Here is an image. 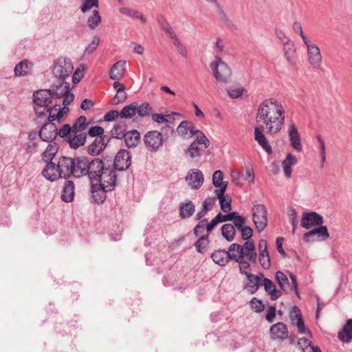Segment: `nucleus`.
Listing matches in <instances>:
<instances>
[{"label":"nucleus","mask_w":352,"mask_h":352,"mask_svg":"<svg viewBox=\"0 0 352 352\" xmlns=\"http://www.w3.org/2000/svg\"><path fill=\"white\" fill-rule=\"evenodd\" d=\"M318 226V228L304 234L303 239L306 242H313L316 240L324 241L329 238V234L327 226L322 225Z\"/></svg>","instance_id":"nucleus-13"},{"label":"nucleus","mask_w":352,"mask_h":352,"mask_svg":"<svg viewBox=\"0 0 352 352\" xmlns=\"http://www.w3.org/2000/svg\"><path fill=\"white\" fill-rule=\"evenodd\" d=\"M74 195V184L72 181L67 180L65 182L61 198L62 200L66 203L73 201Z\"/></svg>","instance_id":"nucleus-32"},{"label":"nucleus","mask_w":352,"mask_h":352,"mask_svg":"<svg viewBox=\"0 0 352 352\" xmlns=\"http://www.w3.org/2000/svg\"><path fill=\"white\" fill-rule=\"evenodd\" d=\"M194 135H196V140L190 145L188 148V152L189 154L199 153L200 149L198 146V144H204V148H208L210 145V140L202 131L199 130H195Z\"/></svg>","instance_id":"nucleus-19"},{"label":"nucleus","mask_w":352,"mask_h":352,"mask_svg":"<svg viewBox=\"0 0 352 352\" xmlns=\"http://www.w3.org/2000/svg\"><path fill=\"white\" fill-rule=\"evenodd\" d=\"M71 126L69 124H64L58 131L57 135L62 138H67L71 136Z\"/></svg>","instance_id":"nucleus-54"},{"label":"nucleus","mask_w":352,"mask_h":352,"mask_svg":"<svg viewBox=\"0 0 352 352\" xmlns=\"http://www.w3.org/2000/svg\"><path fill=\"white\" fill-rule=\"evenodd\" d=\"M74 124H76V125L78 127V129L82 130L83 131L87 129L88 126V123L87 122V118L84 116L78 117L74 122Z\"/></svg>","instance_id":"nucleus-64"},{"label":"nucleus","mask_w":352,"mask_h":352,"mask_svg":"<svg viewBox=\"0 0 352 352\" xmlns=\"http://www.w3.org/2000/svg\"><path fill=\"white\" fill-rule=\"evenodd\" d=\"M223 175L221 170H216L212 175V184L217 189H221L225 186V191L228 186V182H223Z\"/></svg>","instance_id":"nucleus-42"},{"label":"nucleus","mask_w":352,"mask_h":352,"mask_svg":"<svg viewBox=\"0 0 352 352\" xmlns=\"http://www.w3.org/2000/svg\"><path fill=\"white\" fill-rule=\"evenodd\" d=\"M204 179L202 173L197 169L190 170L186 177V181L192 189L199 188L204 183Z\"/></svg>","instance_id":"nucleus-20"},{"label":"nucleus","mask_w":352,"mask_h":352,"mask_svg":"<svg viewBox=\"0 0 352 352\" xmlns=\"http://www.w3.org/2000/svg\"><path fill=\"white\" fill-rule=\"evenodd\" d=\"M91 191L94 202L98 204H102L106 199V193L107 192H111V190H107L98 184H92Z\"/></svg>","instance_id":"nucleus-28"},{"label":"nucleus","mask_w":352,"mask_h":352,"mask_svg":"<svg viewBox=\"0 0 352 352\" xmlns=\"http://www.w3.org/2000/svg\"><path fill=\"white\" fill-rule=\"evenodd\" d=\"M57 135V127L53 121L45 123L39 131L40 138L45 142H52Z\"/></svg>","instance_id":"nucleus-16"},{"label":"nucleus","mask_w":352,"mask_h":352,"mask_svg":"<svg viewBox=\"0 0 352 352\" xmlns=\"http://www.w3.org/2000/svg\"><path fill=\"white\" fill-rule=\"evenodd\" d=\"M208 235H203L195 243L196 250L199 253H205L209 244Z\"/></svg>","instance_id":"nucleus-44"},{"label":"nucleus","mask_w":352,"mask_h":352,"mask_svg":"<svg viewBox=\"0 0 352 352\" xmlns=\"http://www.w3.org/2000/svg\"><path fill=\"white\" fill-rule=\"evenodd\" d=\"M229 250L236 252V253H234L232 259L243 258L252 263H256L258 255L253 241H245L243 245L232 243L229 246Z\"/></svg>","instance_id":"nucleus-3"},{"label":"nucleus","mask_w":352,"mask_h":352,"mask_svg":"<svg viewBox=\"0 0 352 352\" xmlns=\"http://www.w3.org/2000/svg\"><path fill=\"white\" fill-rule=\"evenodd\" d=\"M53 111H58L56 114H50L48 116V121H54L55 120H57L58 121H60L61 118L63 117L64 115L67 114L69 109L67 107H60V104H55L53 107Z\"/></svg>","instance_id":"nucleus-39"},{"label":"nucleus","mask_w":352,"mask_h":352,"mask_svg":"<svg viewBox=\"0 0 352 352\" xmlns=\"http://www.w3.org/2000/svg\"><path fill=\"white\" fill-rule=\"evenodd\" d=\"M288 216L292 225V234H294L298 226V221L296 218L297 214L296 210L294 209L290 210Z\"/></svg>","instance_id":"nucleus-62"},{"label":"nucleus","mask_w":352,"mask_h":352,"mask_svg":"<svg viewBox=\"0 0 352 352\" xmlns=\"http://www.w3.org/2000/svg\"><path fill=\"white\" fill-rule=\"evenodd\" d=\"M100 43V38L98 36H94L92 42L85 48V54H92L97 48Z\"/></svg>","instance_id":"nucleus-56"},{"label":"nucleus","mask_w":352,"mask_h":352,"mask_svg":"<svg viewBox=\"0 0 352 352\" xmlns=\"http://www.w3.org/2000/svg\"><path fill=\"white\" fill-rule=\"evenodd\" d=\"M32 64L24 60L18 63L14 67V74L16 76H24L29 74L32 69Z\"/></svg>","instance_id":"nucleus-37"},{"label":"nucleus","mask_w":352,"mask_h":352,"mask_svg":"<svg viewBox=\"0 0 352 352\" xmlns=\"http://www.w3.org/2000/svg\"><path fill=\"white\" fill-rule=\"evenodd\" d=\"M104 130L102 126H91L88 133L91 137H97L94 141L88 146V154H100L105 148L111 147V138L108 135H104Z\"/></svg>","instance_id":"nucleus-2"},{"label":"nucleus","mask_w":352,"mask_h":352,"mask_svg":"<svg viewBox=\"0 0 352 352\" xmlns=\"http://www.w3.org/2000/svg\"><path fill=\"white\" fill-rule=\"evenodd\" d=\"M244 170L245 172V176H243V179L245 180L250 182V183H254L255 176L252 164H248V165H246L245 167L244 168ZM239 175L243 177L241 173H239Z\"/></svg>","instance_id":"nucleus-51"},{"label":"nucleus","mask_w":352,"mask_h":352,"mask_svg":"<svg viewBox=\"0 0 352 352\" xmlns=\"http://www.w3.org/2000/svg\"><path fill=\"white\" fill-rule=\"evenodd\" d=\"M307 47L308 61L314 69H320L322 65V54L319 47L310 40L304 43Z\"/></svg>","instance_id":"nucleus-9"},{"label":"nucleus","mask_w":352,"mask_h":352,"mask_svg":"<svg viewBox=\"0 0 352 352\" xmlns=\"http://www.w3.org/2000/svg\"><path fill=\"white\" fill-rule=\"evenodd\" d=\"M262 285H263L265 291L270 296L271 300H275L280 297L281 291L276 289L275 284L270 279L263 278Z\"/></svg>","instance_id":"nucleus-29"},{"label":"nucleus","mask_w":352,"mask_h":352,"mask_svg":"<svg viewBox=\"0 0 352 352\" xmlns=\"http://www.w3.org/2000/svg\"><path fill=\"white\" fill-rule=\"evenodd\" d=\"M124 65L125 62L122 60L114 63L109 72L110 78L114 80H120L124 75Z\"/></svg>","instance_id":"nucleus-33"},{"label":"nucleus","mask_w":352,"mask_h":352,"mask_svg":"<svg viewBox=\"0 0 352 352\" xmlns=\"http://www.w3.org/2000/svg\"><path fill=\"white\" fill-rule=\"evenodd\" d=\"M124 138L128 147L135 146L140 142V133L137 130L126 132Z\"/></svg>","instance_id":"nucleus-36"},{"label":"nucleus","mask_w":352,"mask_h":352,"mask_svg":"<svg viewBox=\"0 0 352 352\" xmlns=\"http://www.w3.org/2000/svg\"><path fill=\"white\" fill-rule=\"evenodd\" d=\"M131 164V155H115L113 168L116 171H124L129 168Z\"/></svg>","instance_id":"nucleus-26"},{"label":"nucleus","mask_w":352,"mask_h":352,"mask_svg":"<svg viewBox=\"0 0 352 352\" xmlns=\"http://www.w3.org/2000/svg\"><path fill=\"white\" fill-rule=\"evenodd\" d=\"M34 111L36 114L38 118L45 117L47 113H49V115L52 114L53 109L51 108L50 106L49 107H41L40 106H35L34 107Z\"/></svg>","instance_id":"nucleus-57"},{"label":"nucleus","mask_w":352,"mask_h":352,"mask_svg":"<svg viewBox=\"0 0 352 352\" xmlns=\"http://www.w3.org/2000/svg\"><path fill=\"white\" fill-rule=\"evenodd\" d=\"M250 306H251L252 309L254 310L256 313H260L262 311H263L265 309V305L263 303V302L261 300H259L255 297H254L250 300Z\"/></svg>","instance_id":"nucleus-53"},{"label":"nucleus","mask_w":352,"mask_h":352,"mask_svg":"<svg viewBox=\"0 0 352 352\" xmlns=\"http://www.w3.org/2000/svg\"><path fill=\"white\" fill-rule=\"evenodd\" d=\"M232 261H235L236 263H238L239 264V272L241 274L247 275L248 274H250L248 272V270L250 268V264L248 260H245L243 258H236V259H232Z\"/></svg>","instance_id":"nucleus-48"},{"label":"nucleus","mask_w":352,"mask_h":352,"mask_svg":"<svg viewBox=\"0 0 352 352\" xmlns=\"http://www.w3.org/2000/svg\"><path fill=\"white\" fill-rule=\"evenodd\" d=\"M53 98H60L69 91V84L67 82L59 80L58 84L53 85L49 89Z\"/></svg>","instance_id":"nucleus-27"},{"label":"nucleus","mask_w":352,"mask_h":352,"mask_svg":"<svg viewBox=\"0 0 352 352\" xmlns=\"http://www.w3.org/2000/svg\"><path fill=\"white\" fill-rule=\"evenodd\" d=\"M244 89L241 86L237 87L230 88L228 93L232 98H237L242 96Z\"/></svg>","instance_id":"nucleus-59"},{"label":"nucleus","mask_w":352,"mask_h":352,"mask_svg":"<svg viewBox=\"0 0 352 352\" xmlns=\"http://www.w3.org/2000/svg\"><path fill=\"white\" fill-rule=\"evenodd\" d=\"M87 134L79 133L78 135H73L68 138L67 142L69 143V147L74 149H76L81 146H83L86 142Z\"/></svg>","instance_id":"nucleus-35"},{"label":"nucleus","mask_w":352,"mask_h":352,"mask_svg":"<svg viewBox=\"0 0 352 352\" xmlns=\"http://www.w3.org/2000/svg\"><path fill=\"white\" fill-rule=\"evenodd\" d=\"M137 114L136 102L125 106L120 111V117L130 119Z\"/></svg>","instance_id":"nucleus-43"},{"label":"nucleus","mask_w":352,"mask_h":352,"mask_svg":"<svg viewBox=\"0 0 352 352\" xmlns=\"http://www.w3.org/2000/svg\"><path fill=\"white\" fill-rule=\"evenodd\" d=\"M56 155H44V161L47 162L45 168L42 170L43 176L50 182H54L60 177H63L62 170L57 162H54Z\"/></svg>","instance_id":"nucleus-5"},{"label":"nucleus","mask_w":352,"mask_h":352,"mask_svg":"<svg viewBox=\"0 0 352 352\" xmlns=\"http://www.w3.org/2000/svg\"><path fill=\"white\" fill-rule=\"evenodd\" d=\"M125 89L118 88L117 93L113 97L114 104H118L119 103L123 102L126 100L127 98V94L124 91Z\"/></svg>","instance_id":"nucleus-52"},{"label":"nucleus","mask_w":352,"mask_h":352,"mask_svg":"<svg viewBox=\"0 0 352 352\" xmlns=\"http://www.w3.org/2000/svg\"><path fill=\"white\" fill-rule=\"evenodd\" d=\"M85 67L83 64H81L80 67L75 71L72 76V82L74 84L79 82L84 75Z\"/></svg>","instance_id":"nucleus-55"},{"label":"nucleus","mask_w":352,"mask_h":352,"mask_svg":"<svg viewBox=\"0 0 352 352\" xmlns=\"http://www.w3.org/2000/svg\"><path fill=\"white\" fill-rule=\"evenodd\" d=\"M221 234L228 241H232L236 234L234 226L231 223L224 224L221 227Z\"/></svg>","instance_id":"nucleus-40"},{"label":"nucleus","mask_w":352,"mask_h":352,"mask_svg":"<svg viewBox=\"0 0 352 352\" xmlns=\"http://www.w3.org/2000/svg\"><path fill=\"white\" fill-rule=\"evenodd\" d=\"M117 175L116 170L107 165L106 168L101 171V173L96 178L95 182H99V185L107 190H113L116 185Z\"/></svg>","instance_id":"nucleus-6"},{"label":"nucleus","mask_w":352,"mask_h":352,"mask_svg":"<svg viewBox=\"0 0 352 352\" xmlns=\"http://www.w3.org/2000/svg\"><path fill=\"white\" fill-rule=\"evenodd\" d=\"M195 130L192 122L188 120L181 122L177 128V132L184 138L192 137L195 135Z\"/></svg>","instance_id":"nucleus-25"},{"label":"nucleus","mask_w":352,"mask_h":352,"mask_svg":"<svg viewBox=\"0 0 352 352\" xmlns=\"http://www.w3.org/2000/svg\"><path fill=\"white\" fill-rule=\"evenodd\" d=\"M126 133V132L123 129L122 126L120 124L114 125L111 131V136L110 138H111V147L116 144V140L114 139H122L124 137Z\"/></svg>","instance_id":"nucleus-41"},{"label":"nucleus","mask_w":352,"mask_h":352,"mask_svg":"<svg viewBox=\"0 0 352 352\" xmlns=\"http://www.w3.org/2000/svg\"><path fill=\"white\" fill-rule=\"evenodd\" d=\"M73 69V65L69 58H60L54 64L52 72L56 78L64 81L72 74Z\"/></svg>","instance_id":"nucleus-8"},{"label":"nucleus","mask_w":352,"mask_h":352,"mask_svg":"<svg viewBox=\"0 0 352 352\" xmlns=\"http://www.w3.org/2000/svg\"><path fill=\"white\" fill-rule=\"evenodd\" d=\"M241 234V238L247 241H250V239L253 235V230L250 226H244L241 229L239 230Z\"/></svg>","instance_id":"nucleus-60"},{"label":"nucleus","mask_w":352,"mask_h":352,"mask_svg":"<svg viewBox=\"0 0 352 352\" xmlns=\"http://www.w3.org/2000/svg\"><path fill=\"white\" fill-rule=\"evenodd\" d=\"M179 211L182 219H189L194 214L195 206L192 201L187 200L179 204Z\"/></svg>","instance_id":"nucleus-30"},{"label":"nucleus","mask_w":352,"mask_h":352,"mask_svg":"<svg viewBox=\"0 0 352 352\" xmlns=\"http://www.w3.org/2000/svg\"><path fill=\"white\" fill-rule=\"evenodd\" d=\"M74 165L73 166L72 175L75 177H80L87 175L89 172V160L86 157L82 155L74 158Z\"/></svg>","instance_id":"nucleus-14"},{"label":"nucleus","mask_w":352,"mask_h":352,"mask_svg":"<svg viewBox=\"0 0 352 352\" xmlns=\"http://www.w3.org/2000/svg\"><path fill=\"white\" fill-rule=\"evenodd\" d=\"M289 319L292 324L297 327L299 333L307 334L310 338L312 337L311 331L305 327L301 311L297 306L294 305L290 310Z\"/></svg>","instance_id":"nucleus-11"},{"label":"nucleus","mask_w":352,"mask_h":352,"mask_svg":"<svg viewBox=\"0 0 352 352\" xmlns=\"http://www.w3.org/2000/svg\"><path fill=\"white\" fill-rule=\"evenodd\" d=\"M283 50L287 60L292 63L296 52L294 45L292 43L285 42Z\"/></svg>","instance_id":"nucleus-47"},{"label":"nucleus","mask_w":352,"mask_h":352,"mask_svg":"<svg viewBox=\"0 0 352 352\" xmlns=\"http://www.w3.org/2000/svg\"><path fill=\"white\" fill-rule=\"evenodd\" d=\"M258 262L264 270H269L271 267V261L269 252L259 253Z\"/></svg>","instance_id":"nucleus-50"},{"label":"nucleus","mask_w":352,"mask_h":352,"mask_svg":"<svg viewBox=\"0 0 352 352\" xmlns=\"http://www.w3.org/2000/svg\"><path fill=\"white\" fill-rule=\"evenodd\" d=\"M324 223L323 217L316 212H305L302 214L300 226L307 230L312 227L322 225Z\"/></svg>","instance_id":"nucleus-12"},{"label":"nucleus","mask_w":352,"mask_h":352,"mask_svg":"<svg viewBox=\"0 0 352 352\" xmlns=\"http://www.w3.org/2000/svg\"><path fill=\"white\" fill-rule=\"evenodd\" d=\"M225 250L218 249L211 254V258L217 265L220 266H226L230 260H232L234 252Z\"/></svg>","instance_id":"nucleus-18"},{"label":"nucleus","mask_w":352,"mask_h":352,"mask_svg":"<svg viewBox=\"0 0 352 352\" xmlns=\"http://www.w3.org/2000/svg\"><path fill=\"white\" fill-rule=\"evenodd\" d=\"M256 122L268 134L278 133L285 122L283 105L275 99L265 100L258 107Z\"/></svg>","instance_id":"nucleus-1"},{"label":"nucleus","mask_w":352,"mask_h":352,"mask_svg":"<svg viewBox=\"0 0 352 352\" xmlns=\"http://www.w3.org/2000/svg\"><path fill=\"white\" fill-rule=\"evenodd\" d=\"M106 166L102 161L99 159H95L91 162L89 161V172L87 175L90 180L94 182Z\"/></svg>","instance_id":"nucleus-21"},{"label":"nucleus","mask_w":352,"mask_h":352,"mask_svg":"<svg viewBox=\"0 0 352 352\" xmlns=\"http://www.w3.org/2000/svg\"><path fill=\"white\" fill-rule=\"evenodd\" d=\"M252 220L258 233H261L267 225V212L263 204H256L252 209Z\"/></svg>","instance_id":"nucleus-7"},{"label":"nucleus","mask_w":352,"mask_h":352,"mask_svg":"<svg viewBox=\"0 0 352 352\" xmlns=\"http://www.w3.org/2000/svg\"><path fill=\"white\" fill-rule=\"evenodd\" d=\"M162 133L158 131H148L144 136V142L151 152L157 151L163 144Z\"/></svg>","instance_id":"nucleus-10"},{"label":"nucleus","mask_w":352,"mask_h":352,"mask_svg":"<svg viewBox=\"0 0 352 352\" xmlns=\"http://www.w3.org/2000/svg\"><path fill=\"white\" fill-rule=\"evenodd\" d=\"M225 186L221 189H216L214 192L216 194L217 198L219 201V204L221 206V209L224 212H229L231 210V197L228 195H224L225 193Z\"/></svg>","instance_id":"nucleus-22"},{"label":"nucleus","mask_w":352,"mask_h":352,"mask_svg":"<svg viewBox=\"0 0 352 352\" xmlns=\"http://www.w3.org/2000/svg\"><path fill=\"white\" fill-rule=\"evenodd\" d=\"M53 96L49 89H40L33 94V101L35 106L49 107L52 104Z\"/></svg>","instance_id":"nucleus-15"},{"label":"nucleus","mask_w":352,"mask_h":352,"mask_svg":"<svg viewBox=\"0 0 352 352\" xmlns=\"http://www.w3.org/2000/svg\"><path fill=\"white\" fill-rule=\"evenodd\" d=\"M152 119L154 122L161 124L164 122H169L167 118H171L170 115H162L158 113H152L151 115Z\"/></svg>","instance_id":"nucleus-63"},{"label":"nucleus","mask_w":352,"mask_h":352,"mask_svg":"<svg viewBox=\"0 0 352 352\" xmlns=\"http://www.w3.org/2000/svg\"><path fill=\"white\" fill-rule=\"evenodd\" d=\"M98 0H85V3L81 6L80 10L82 12H86L92 8H98Z\"/></svg>","instance_id":"nucleus-61"},{"label":"nucleus","mask_w":352,"mask_h":352,"mask_svg":"<svg viewBox=\"0 0 352 352\" xmlns=\"http://www.w3.org/2000/svg\"><path fill=\"white\" fill-rule=\"evenodd\" d=\"M74 160L71 157L62 155L57 162L60 170H62V175L64 178L69 177L72 174L73 166L74 165Z\"/></svg>","instance_id":"nucleus-24"},{"label":"nucleus","mask_w":352,"mask_h":352,"mask_svg":"<svg viewBox=\"0 0 352 352\" xmlns=\"http://www.w3.org/2000/svg\"><path fill=\"white\" fill-rule=\"evenodd\" d=\"M275 278L280 289L285 291L287 286L289 285V280L286 275L283 272L278 271L275 274Z\"/></svg>","instance_id":"nucleus-46"},{"label":"nucleus","mask_w":352,"mask_h":352,"mask_svg":"<svg viewBox=\"0 0 352 352\" xmlns=\"http://www.w3.org/2000/svg\"><path fill=\"white\" fill-rule=\"evenodd\" d=\"M338 338L344 342H349L352 340V318L346 321L342 329L339 331Z\"/></svg>","instance_id":"nucleus-34"},{"label":"nucleus","mask_w":352,"mask_h":352,"mask_svg":"<svg viewBox=\"0 0 352 352\" xmlns=\"http://www.w3.org/2000/svg\"><path fill=\"white\" fill-rule=\"evenodd\" d=\"M215 79L221 83H228L231 81L232 71L229 66L219 57H215V62L210 64Z\"/></svg>","instance_id":"nucleus-4"},{"label":"nucleus","mask_w":352,"mask_h":352,"mask_svg":"<svg viewBox=\"0 0 352 352\" xmlns=\"http://www.w3.org/2000/svg\"><path fill=\"white\" fill-rule=\"evenodd\" d=\"M173 45L175 46L177 52L184 57H187V50L186 47L182 44L179 38L173 41Z\"/></svg>","instance_id":"nucleus-58"},{"label":"nucleus","mask_w":352,"mask_h":352,"mask_svg":"<svg viewBox=\"0 0 352 352\" xmlns=\"http://www.w3.org/2000/svg\"><path fill=\"white\" fill-rule=\"evenodd\" d=\"M136 109L140 117H146L152 114L153 109L148 102H143L140 105L136 103Z\"/></svg>","instance_id":"nucleus-45"},{"label":"nucleus","mask_w":352,"mask_h":352,"mask_svg":"<svg viewBox=\"0 0 352 352\" xmlns=\"http://www.w3.org/2000/svg\"><path fill=\"white\" fill-rule=\"evenodd\" d=\"M289 138L292 147L298 153L302 150L300 135L296 126L292 124L289 129Z\"/></svg>","instance_id":"nucleus-23"},{"label":"nucleus","mask_w":352,"mask_h":352,"mask_svg":"<svg viewBox=\"0 0 352 352\" xmlns=\"http://www.w3.org/2000/svg\"><path fill=\"white\" fill-rule=\"evenodd\" d=\"M245 276L247 277L248 282L245 285V288L248 289L250 294H254L258 291L259 287L262 285L259 276H256L252 273Z\"/></svg>","instance_id":"nucleus-31"},{"label":"nucleus","mask_w":352,"mask_h":352,"mask_svg":"<svg viewBox=\"0 0 352 352\" xmlns=\"http://www.w3.org/2000/svg\"><path fill=\"white\" fill-rule=\"evenodd\" d=\"M270 334L272 340L283 341L288 337L287 327L282 322H277L271 326Z\"/></svg>","instance_id":"nucleus-17"},{"label":"nucleus","mask_w":352,"mask_h":352,"mask_svg":"<svg viewBox=\"0 0 352 352\" xmlns=\"http://www.w3.org/2000/svg\"><path fill=\"white\" fill-rule=\"evenodd\" d=\"M297 164V159L294 155H287L285 160L282 162L284 174L287 178L292 176V166Z\"/></svg>","instance_id":"nucleus-38"},{"label":"nucleus","mask_w":352,"mask_h":352,"mask_svg":"<svg viewBox=\"0 0 352 352\" xmlns=\"http://www.w3.org/2000/svg\"><path fill=\"white\" fill-rule=\"evenodd\" d=\"M101 22V18L99 12L97 10L93 11V14L87 20L88 26L94 30L95 29Z\"/></svg>","instance_id":"nucleus-49"}]
</instances>
